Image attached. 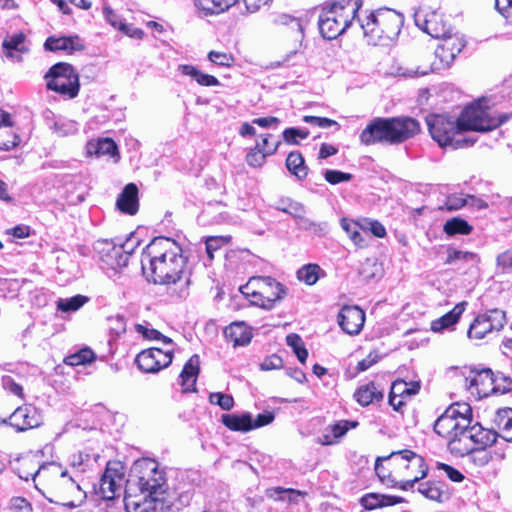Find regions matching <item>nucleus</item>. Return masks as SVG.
Returning a JSON list of instances; mask_svg holds the SVG:
<instances>
[{"mask_svg": "<svg viewBox=\"0 0 512 512\" xmlns=\"http://www.w3.org/2000/svg\"><path fill=\"white\" fill-rule=\"evenodd\" d=\"M66 491L74 495L73 500L66 502V508L68 509L80 506L86 499V492L71 477L66 480Z\"/></svg>", "mask_w": 512, "mask_h": 512, "instance_id": "a18cd8bd", "label": "nucleus"}, {"mask_svg": "<svg viewBox=\"0 0 512 512\" xmlns=\"http://www.w3.org/2000/svg\"><path fill=\"white\" fill-rule=\"evenodd\" d=\"M240 291L252 305L266 310L272 309L285 294L282 284L271 277H252Z\"/></svg>", "mask_w": 512, "mask_h": 512, "instance_id": "6e6552de", "label": "nucleus"}, {"mask_svg": "<svg viewBox=\"0 0 512 512\" xmlns=\"http://www.w3.org/2000/svg\"><path fill=\"white\" fill-rule=\"evenodd\" d=\"M135 331L146 340L161 342L165 347L173 346V340L171 338L150 327L148 323L136 324Z\"/></svg>", "mask_w": 512, "mask_h": 512, "instance_id": "e433bc0d", "label": "nucleus"}, {"mask_svg": "<svg viewBox=\"0 0 512 512\" xmlns=\"http://www.w3.org/2000/svg\"><path fill=\"white\" fill-rule=\"evenodd\" d=\"M386 460L394 468V480L397 487L410 489L427 474V466L422 456L411 450L392 452Z\"/></svg>", "mask_w": 512, "mask_h": 512, "instance_id": "423d86ee", "label": "nucleus"}, {"mask_svg": "<svg viewBox=\"0 0 512 512\" xmlns=\"http://www.w3.org/2000/svg\"><path fill=\"white\" fill-rule=\"evenodd\" d=\"M283 367L282 359L277 355H270L266 357L260 364L259 368L262 371H270L281 369Z\"/></svg>", "mask_w": 512, "mask_h": 512, "instance_id": "0e129e2a", "label": "nucleus"}, {"mask_svg": "<svg viewBox=\"0 0 512 512\" xmlns=\"http://www.w3.org/2000/svg\"><path fill=\"white\" fill-rule=\"evenodd\" d=\"M362 230L364 233L368 234V232H370L378 238H384L386 236L385 227L377 220L364 219L362 221Z\"/></svg>", "mask_w": 512, "mask_h": 512, "instance_id": "13d9d810", "label": "nucleus"}, {"mask_svg": "<svg viewBox=\"0 0 512 512\" xmlns=\"http://www.w3.org/2000/svg\"><path fill=\"white\" fill-rule=\"evenodd\" d=\"M369 44L378 45L394 39L400 32L402 17L392 9L381 8L358 18Z\"/></svg>", "mask_w": 512, "mask_h": 512, "instance_id": "39448f33", "label": "nucleus"}, {"mask_svg": "<svg viewBox=\"0 0 512 512\" xmlns=\"http://www.w3.org/2000/svg\"><path fill=\"white\" fill-rule=\"evenodd\" d=\"M79 89V75L71 65L66 63V97L75 98Z\"/></svg>", "mask_w": 512, "mask_h": 512, "instance_id": "49530a36", "label": "nucleus"}, {"mask_svg": "<svg viewBox=\"0 0 512 512\" xmlns=\"http://www.w3.org/2000/svg\"><path fill=\"white\" fill-rule=\"evenodd\" d=\"M464 376V385L466 390L475 399H481L491 395L492 393H504L510 387H503L497 385L494 374L490 369L473 370L471 368H464L462 370Z\"/></svg>", "mask_w": 512, "mask_h": 512, "instance_id": "ddd939ff", "label": "nucleus"}, {"mask_svg": "<svg viewBox=\"0 0 512 512\" xmlns=\"http://www.w3.org/2000/svg\"><path fill=\"white\" fill-rule=\"evenodd\" d=\"M226 339L236 346H245L250 343L252 332L250 328L243 322H235L230 324L225 330Z\"/></svg>", "mask_w": 512, "mask_h": 512, "instance_id": "a878e982", "label": "nucleus"}, {"mask_svg": "<svg viewBox=\"0 0 512 512\" xmlns=\"http://www.w3.org/2000/svg\"><path fill=\"white\" fill-rule=\"evenodd\" d=\"M222 423L232 431L248 432L252 429V416L250 413L224 414Z\"/></svg>", "mask_w": 512, "mask_h": 512, "instance_id": "473e14b6", "label": "nucleus"}, {"mask_svg": "<svg viewBox=\"0 0 512 512\" xmlns=\"http://www.w3.org/2000/svg\"><path fill=\"white\" fill-rule=\"evenodd\" d=\"M420 385L418 382L407 383L404 380H397L392 384L390 393L394 396H401L402 398H410L418 393Z\"/></svg>", "mask_w": 512, "mask_h": 512, "instance_id": "79ce46f5", "label": "nucleus"}, {"mask_svg": "<svg viewBox=\"0 0 512 512\" xmlns=\"http://www.w3.org/2000/svg\"><path fill=\"white\" fill-rule=\"evenodd\" d=\"M273 23L277 26H290L294 25L300 30V19L289 14L280 13L274 16Z\"/></svg>", "mask_w": 512, "mask_h": 512, "instance_id": "e2e57ef3", "label": "nucleus"}, {"mask_svg": "<svg viewBox=\"0 0 512 512\" xmlns=\"http://www.w3.org/2000/svg\"><path fill=\"white\" fill-rule=\"evenodd\" d=\"M496 435L481 427L471 426L458 430L448 442L451 454L457 457L468 456L478 445H492Z\"/></svg>", "mask_w": 512, "mask_h": 512, "instance_id": "9d476101", "label": "nucleus"}, {"mask_svg": "<svg viewBox=\"0 0 512 512\" xmlns=\"http://www.w3.org/2000/svg\"><path fill=\"white\" fill-rule=\"evenodd\" d=\"M309 136V131L307 129L300 128H286L283 131V139L287 144L297 145L299 144V139H306Z\"/></svg>", "mask_w": 512, "mask_h": 512, "instance_id": "6e6d98bb", "label": "nucleus"}, {"mask_svg": "<svg viewBox=\"0 0 512 512\" xmlns=\"http://www.w3.org/2000/svg\"><path fill=\"white\" fill-rule=\"evenodd\" d=\"M357 421L341 420L329 427V433L322 435L320 443L323 445H333L342 438L349 430L358 426Z\"/></svg>", "mask_w": 512, "mask_h": 512, "instance_id": "cd10ccee", "label": "nucleus"}, {"mask_svg": "<svg viewBox=\"0 0 512 512\" xmlns=\"http://www.w3.org/2000/svg\"><path fill=\"white\" fill-rule=\"evenodd\" d=\"M25 35L22 33L15 34L6 38L3 41V48L6 50L7 57H12V51L26 52L27 49L24 47Z\"/></svg>", "mask_w": 512, "mask_h": 512, "instance_id": "3c124183", "label": "nucleus"}, {"mask_svg": "<svg viewBox=\"0 0 512 512\" xmlns=\"http://www.w3.org/2000/svg\"><path fill=\"white\" fill-rule=\"evenodd\" d=\"M444 232L447 235H468L472 231V226L468 224V222L461 218H452L444 224L443 227Z\"/></svg>", "mask_w": 512, "mask_h": 512, "instance_id": "37998d69", "label": "nucleus"}, {"mask_svg": "<svg viewBox=\"0 0 512 512\" xmlns=\"http://www.w3.org/2000/svg\"><path fill=\"white\" fill-rule=\"evenodd\" d=\"M124 481V467L120 462H108L100 480L99 492L102 498L111 500L121 490Z\"/></svg>", "mask_w": 512, "mask_h": 512, "instance_id": "f3484780", "label": "nucleus"}, {"mask_svg": "<svg viewBox=\"0 0 512 512\" xmlns=\"http://www.w3.org/2000/svg\"><path fill=\"white\" fill-rule=\"evenodd\" d=\"M418 490L427 499L439 502L442 501V497L444 495L437 485L430 482L421 483Z\"/></svg>", "mask_w": 512, "mask_h": 512, "instance_id": "5fc2aeb1", "label": "nucleus"}, {"mask_svg": "<svg viewBox=\"0 0 512 512\" xmlns=\"http://www.w3.org/2000/svg\"><path fill=\"white\" fill-rule=\"evenodd\" d=\"M103 14L106 19V21L116 30H120L121 26L123 25L124 21L121 19V17L116 14L111 8L104 7Z\"/></svg>", "mask_w": 512, "mask_h": 512, "instance_id": "774afa93", "label": "nucleus"}, {"mask_svg": "<svg viewBox=\"0 0 512 512\" xmlns=\"http://www.w3.org/2000/svg\"><path fill=\"white\" fill-rule=\"evenodd\" d=\"M42 422V417L35 407L25 405L18 407L9 417V423L18 431L38 427Z\"/></svg>", "mask_w": 512, "mask_h": 512, "instance_id": "aec40b11", "label": "nucleus"}, {"mask_svg": "<svg viewBox=\"0 0 512 512\" xmlns=\"http://www.w3.org/2000/svg\"><path fill=\"white\" fill-rule=\"evenodd\" d=\"M323 275L324 271L317 264L304 265L297 271V278L307 285H314Z\"/></svg>", "mask_w": 512, "mask_h": 512, "instance_id": "ea45409f", "label": "nucleus"}, {"mask_svg": "<svg viewBox=\"0 0 512 512\" xmlns=\"http://www.w3.org/2000/svg\"><path fill=\"white\" fill-rule=\"evenodd\" d=\"M90 455L86 452H79L77 455H73L70 460V465L81 471H84L89 466Z\"/></svg>", "mask_w": 512, "mask_h": 512, "instance_id": "338daca9", "label": "nucleus"}, {"mask_svg": "<svg viewBox=\"0 0 512 512\" xmlns=\"http://www.w3.org/2000/svg\"><path fill=\"white\" fill-rule=\"evenodd\" d=\"M286 167L288 171L299 180L306 178L308 174V167L305 164V160L298 151H293L288 154Z\"/></svg>", "mask_w": 512, "mask_h": 512, "instance_id": "f704fd0d", "label": "nucleus"}, {"mask_svg": "<svg viewBox=\"0 0 512 512\" xmlns=\"http://www.w3.org/2000/svg\"><path fill=\"white\" fill-rule=\"evenodd\" d=\"M414 21L417 27L433 38L438 39L451 31L438 10L421 7L415 11Z\"/></svg>", "mask_w": 512, "mask_h": 512, "instance_id": "dca6fc26", "label": "nucleus"}, {"mask_svg": "<svg viewBox=\"0 0 512 512\" xmlns=\"http://www.w3.org/2000/svg\"><path fill=\"white\" fill-rule=\"evenodd\" d=\"M472 409L467 403H454L438 417L434 431L441 437L451 438L458 430L471 424Z\"/></svg>", "mask_w": 512, "mask_h": 512, "instance_id": "f8f14e48", "label": "nucleus"}, {"mask_svg": "<svg viewBox=\"0 0 512 512\" xmlns=\"http://www.w3.org/2000/svg\"><path fill=\"white\" fill-rule=\"evenodd\" d=\"M397 500L394 497L386 496L378 493H369L361 497L360 503L366 510H374L391 506L395 504Z\"/></svg>", "mask_w": 512, "mask_h": 512, "instance_id": "c9c22d12", "label": "nucleus"}, {"mask_svg": "<svg viewBox=\"0 0 512 512\" xmlns=\"http://www.w3.org/2000/svg\"><path fill=\"white\" fill-rule=\"evenodd\" d=\"M276 209L291 215L296 220L305 215V209L303 205L290 199H281L277 203Z\"/></svg>", "mask_w": 512, "mask_h": 512, "instance_id": "de8ad7c7", "label": "nucleus"}, {"mask_svg": "<svg viewBox=\"0 0 512 512\" xmlns=\"http://www.w3.org/2000/svg\"><path fill=\"white\" fill-rule=\"evenodd\" d=\"M355 400L361 406H368L383 398V391L375 386L373 382L360 385L354 392Z\"/></svg>", "mask_w": 512, "mask_h": 512, "instance_id": "7c9ffc66", "label": "nucleus"}, {"mask_svg": "<svg viewBox=\"0 0 512 512\" xmlns=\"http://www.w3.org/2000/svg\"><path fill=\"white\" fill-rule=\"evenodd\" d=\"M489 445H478L469 455V462L476 468H484L489 466L495 460L503 458L502 454L493 452L488 448Z\"/></svg>", "mask_w": 512, "mask_h": 512, "instance_id": "bb28decb", "label": "nucleus"}, {"mask_svg": "<svg viewBox=\"0 0 512 512\" xmlns=\"http://www.w3.org/2000/svg\"><path fill=\"white\" fill-rule=\"evenodd\" d=\"M208 60L221 67H231L234 64V57L230 53L221 51H210L207 55Z\"/></svg>", "mask_w": 512, "mask_h": 512, "instance_id": "864d4df0", "label": "nucleus"}, {"mask_svg": "<svg viewBox=\"0 0 512 512\" xmlns=\"http://www.w3.org/2000/svg\"><path fill=\"white\" fill-rule=\"evenodd\" d=\"M365 312L358 306H344L338 314V323L349 335H357L363 328Z\"/></svg>", "mask_w": 512, "mask_h": 512, "instance_id": "6ab92c4d", "label": "nucleus"}, {"mask_svg": "<svg viewBox=\"0 0 512 512\" xmlns=\"http://www.w3.org/2000/svg\"><path fill=\"white\" fill-rule=\"evenodd\" d=\"M426 123L431 137L441 147L457 149L472 143L463 136L456 117L447 114H432L427 116Z\"/></svg>", "mask_w": 512, "mask_h": 512, "instance_id": "1a4fd4ad", "label": "nucleus"}, {"mask_svg": "<svg viewBox=\"0 0 512 512\" xmlns=\"http://www.w3.org/2000/svg\"><path fill=\"white\" fill-rule=\"evenodd\" d=\"M495 423L500 436L507 442H512V408H502L497 411Z\"/></svg>", "mask_w": 512, "mask_h": 512, "instance_id": "72a5a7b5", "label": "nucleus"}, {"mask_svg": "<svg viewBox=\"0 0 512 512\" xmlns=\"http://www.w3.org/2000/svg\"><path fill=\"white\" fill-rule=\"evenodd\" d=\"M286 343L288 346H290L293 349L298 360L304 364L308 357V351L304 347L301 337L294 333L289 334L286 337Z\"/></svg>", "mask_w": 512, "mask_h": 512, "instance_id": "8fccbe9b", "label": "nucleus"}, {"mask_svg": "<svg viewBox=\"0 0 512 512\" xmlns=\"http://www.w3.org/2000/svg\"><path fill=\"white\" fill-rule=\"evenodd\" d=\"M506 324L505 312L491 309L478 314L470 324L467 335L471 340H482L494 331H500Z\"/></svg>", "mask_w": 512, "mask_h": 512, "instance_id": "4468645a", "label": "nucleus"}, {"mask_svg": "<svg viewBox=\"0 0 512 512\" xmlns=\"http://www.w3.org/2000/svg\"><path fill=\"white\" fill-rule=\"evenodd\" d=\"M96 360V354L89 347H83L78 351L66 356V365L85 366Z\"/></svg>", "mask_w": 512, "mask_h": 512, "instance_id": "58836bf2", "label": "nucleus"}, {"mask_svg": "<svg viewBox=\"0 0 512 512\" xmlns=\"http://www.w3.org/2000/svg\"><path fill=\"white\" fill-rule=\"evenodd\" d=\"M235 3V0H194L197 14L200 17L223 13Z\"/></svg>", "mask_w": 512, "mask_h": 512, "instance_id": "393cba45", "label": "nucleus"}, {"mask_svg": "<svg viewBox=\"0 0 512 512\" xmlns=\"http://www.w3.org/2000/svg\"><path fill=\"white\" fill-rule=\"evenodd\" d=\"M267 494L276 500L296 502L301 496V492L294 489H284L281 487H275L267 490Z\"/></svg>", "mask_w": 512, "mask_h": 512, "instance_id": "09e8293b", "label": "nucleus"}, {"mask_svg": "<svg viewBox=\"0 0 512 512\" xmlns=\"http://www.w3.org/2000/svg\"><path fill=\"white\" fill-rule=\"evenodd\" d=\"M48 90L64 94V62L53 65L44 75Z\"/></svg>", "mask_w": 512, "mask_h": 512, "instance_id": "2f4dec72", "label": "nucleus"}, {"mask_svg": "<svg viewBox=\"0 0 512 512\" xmlns=\"http://www.w3.org/2000/svg\"><path fill=\"white\" fill-rule=\"evenodd\" d=\"M297 225L299 229L309 231L310 233L322 237L327 233V223L325 222H315L307 217L305 215L301 216L297 220Z\"/></svg>", "mask_w": 512, "mask_h": 512, "instance_id": "c03bdc74", "label": "nucleus"}, {"mask_svg": "<svg viewBox=\"0 0 512 512\" xmlns=\"http://www.w3.org/2000/svg\"><path fill=\"white\" fill-rule=\"evenodd\" d=\"M505 120V117L496 116L492 109L483 107L481 101L467 106L458 117L462 132L468 130L480 132L492 130Z\"/></svg>", "mask_w": 512, "mask_h": 512, "instance_id": "9b49d317", "label": "nucleus"}, {"mask_svg": "<svg viewBox=\"0 0 512 512\" xmlns=\"http://www.w3.org/2000/svg\"><path fill=\"white\" fill-rule=\"evenodd\" d=\"M352 177L353 176L350 173H345L342 171L331 169L326 170L324 174L325 180L332 185H336L342 182H348L352 179Z\"/></svg>", "mask_w": 512, "mask_h": 512, "instance_id": "bf43d9fd", "label": "nucleus"}, {"mask_svg": "<svg viewBox=\"0 0 512 512\" xmlns=\"http://www.w3.org/2000/svg\"><path fill=\"white\" fill-rule=\"evenodd\" d=\"M387 457H378L375 463V472L379 477L380 481L388 487H397V483L394 480V468L389 465L386 460Z\"/></svg>", "mask_w": 512, "mask_h": 512, "instance_id": "4c0bfd02", "label": "nucleus"}, {"mask_svg": "<svg viewBox=\"0 0 512 512\" xmlns=\"http://www.w3.org/2000/svg\"><path fill=\"white\" fill-rule=\"evenodd\" d=\"M200 370V358L197 354H194L190 357V359L185 363L182 372L180 373V385L182 387V391L193 392L195 391V385L198 378Z\"/></svg>", "mask_w": 512, "mask_h": 512, "instance_id": "5701e85b", "label": "nucleus"}, {"mask_svg": "<svg viewBox=\"0 0 512 512\" xmlns=\"http://www.w3.org/2000/svg\"><path fill=\"white\" fill-rule=\"evenodd\" d=\"M457 260L478 262L477 254L468 251L451 250L448 253L446 263L450 264Z\"/></svg>", "mask_w": 512, "mask_h": 512, "instance_id": "052dcab7", "label": "nucleus"}, {"mask_svg": "<svg viewBox=\"0 0 512 512\" xmlns=\"http://www.w3.org/2000/svg\"><path fill=\"white\" fill-rule=\"evenodd\" d=\"M420 130L419 123L410 117L377 118L360 134L366 145L376 142L398 144L415 136Z\"/></svg>", "mask_w": 512, "mask_h": 512, "instance_id": "7ed1b4c3", "label": "nucleus"}, {"mask_svg": "<svg viewBox=\"0 0 512 512\" xmlns=\"http://www.w3.org/2000/svg\"><path fill=\"white\" fill-rule=\"evenodd\" d=\"M86 152L90 156H115L117 155V145L110 138H100L90 140L86 145Z\"/></svg>", "mask_w": 512, "mask_h": 512, "instance_id": "c85d7f7f", "label": "nucleus"}, {"mask_svg": "<svg viewBox=\"0 0 512 512\" xmlns=\"http://www.w3.org/2000/svg\"><path fill=\"white\" fill-rule=\"evenodd\" d=\"M437 469L442 470L453 482H462L465 478L459 470L445 463H438Z\"/></svg>", "mask_w": 512, "mask_h": 512, "instance_id": "69168bd1", "label": "nucleus"}, {"mask_svg": "<svg viewBox=\"0 0 512 512\" xmlns=\"http://www.w3.org/2000/svg\"><path fill=\"white\" fill-rule=\"evenodd\" d=\"M126 512H165L174 505L168 493L164 468L154 459L142 458L134 462L124 496Z\"/></svg>", "mask_w": 512, "mask_h": 512, "instance_id": "f03ea898", "label": "nucleus"}, {"mask_svg": "<svg viewBox=\"0 0 512 512\" xmlns=\"http://www.w3.org/2000/svg\"><path fill=\"white\" fill-rule=\"evenodd\" d=\"M96 250L105 262L112 269L126 266L128 255L123 251L122 246H117L109 240H101L96 244Z\"/></svg>", "mask_w": 512, "mask_h": 512, "instance_id": "412c9836", "label": "nucleus"}, {"mask_svg": "<svg viewBox=\"0 0 512 512\" xmlns=\"http://www.w3.org/2000/svg\"><path fill=\"white\" fill-rule=\"evenodd\" d=\"M18 474L21 479L29 480L30 478L37 482L35 487L39 489V485H43L51 474L57 475V467L53 464L38 466V463L30 458H24L18 468Z\"/></svg>", "mask_w": 512, "mask_h": 512, "instance_id": "a211bd4d", "label": "nucleus"}, {"mask_svg": "<svg viewBox=\"0 0 512 512\" xmlns=\"http://www.w3.org/2000/svg\"><path fill=\"white\" fill-rule=\"evenodd\" d=\"M141 265L149 280L168 287L171 297L182 299L189 295L191 269L175 240L154 238L142 253Z\"/></svg>", "mask_w": 512, "mask_h": 512, "instance_id": "f257e3e1", "label": "nucleus"}, {"mask_svg": "<svg viewBox=\"0 0 512 512\" xmlns=\"http://www.w3.org/2000/svg\"><path fill=\"white\" fill-rule=\"evenodd\" d=\"M209 401L211 404L220 406L223 410H231L234 406V399L229 394L221 392H213L209 395Z\"/></svg>", "mask_w": 512, "mask_h": 512, "instance_id": "4d7b16f0", "label": "nucleus"}, {"mask_svg": "<svg viewBox=\"0 0 512 512\" xmlns=\"http://www.w3.org/2000/svg\"><path fill=\"white\" fill-rule=\"evenodd\" d=\"M439 39L441 40V43L435 50L436 60L430 66L400 68L399 73L406 78H416L450 67L456 56L465 46L463 37L458 33H452L450 31Z\"/></svg>", "mask_w": 512, "mask_h": 512, "instance_id": "0eeeda50", "label": "nucleus"}, {"mask_svg": "<svg viewBox=\"0 0 512 512\" xmlns=\"http://www.w3.org/2000/svg\"><path fill=\"white\" fill-rule=\"evenodd\" d=\"M90 301V298L85 295H75L66 298V314L69 312H76Z\"/></svg>", "mask_w": 512, "mask_h": 512, "instance_id": "680f3d73", "label": "nucleus"}, {"mask_svg": "<svg viewBox=\"0 0 512 512\" xmlns=\"http://www.w3.org/2000/svg\"><path fill=\"white\" fill-rule=\"evenodd\" d=\"M465 307V302L456 304L451 311L431 322V330L435 333H442L445 330L451 329L458 323L461 315L465 311Z\"/></svg>", "mask_w": 512, "mask_h": 512, "instance_id": "b1692460", "label": "nucleus"}, {"mask_svg": "<svg viewBox=\"0 0 512 512\" xmlns=\"http://www.w3.org/2000/svg\"><path fill=\"white\" fill-rule=\"evenodd\" d=\"M117 209L128 215H135L139 209L138 188L135 184H127L116 200Z\"/></svg>", "mask_w": 512, "mask_h": 512, "instance_id": "4be33fe9", "label": "nucleus"}, {"mask_svg": "<svg viewBox=\"0 0 512 512\" xmlns=\"http://www.w3.org/2000/svg\"><path fill=\"white\" fill-rule=\"evenodd\" d=\"M173 346L166 349L152 347L141 351L136 357L138 368L145 373H157L168 367L173 359Z\"/></svg>", "mask_w": 512, "mask_h": 512, "instance_id": "2eb2a0df", "label": "nucleus"}, {"mask_svg": "<svg viewBox=\"0 0 512 512\" xmlns=\"http://www.w3.org/2000/svg\"><path fill=\"white\" fill-rule=\"evenodd\" d=\"M69 185L71 189L66 190V200L73 205L81 203L86 194V184L79 177H74Z\"/></svg>", "mask_w": 512, "mask_h": 512, "instance_id": "a19ab883", "label": "nucleus"}, {"mask_svg": "<svg viewBox=\"0 0 512 512\" xmlns=\"http://www.w3.org/2000/svg\"><path fill=\"white\" fill-rule=\"evenodd\" d=\"M268 156L261 150L260 143H256L255 147L250 149L246 155V162L249 166L257 168L261 167Z\"/></svg>", "mask_w": 512, "mask_h": 512, "instance_id": "603ef678", "label": "nucleus"}, {"mask_svg": "<svg viewBox=\"0 0 512 512\" xmlns=\"http://www.w3.org/2000/svg\"><path fill=\"white\" fill-rule=\"evenodd\" d=\"M362 5V0H333L323 4L318 19L321 36L333 40L342 35L350 27Z\"/></svg>", "mask_w": 512, "mask_h": 512, "instance_id": "20e7f679", "label": "nucleus"}, {"mask_svg": "<svg viewBox=\"0 0 512 512\" xmlns=\"http://www.w3.org/2000/svg\"><path fill=\"white\" fill-rule=\"evenodd\" d=\"M178 71L182 75L189 76L195 80L200 86L212 87L220 85V81L215 76L202 72L194 65L181 64L178 66Z\"/></svg>", "mask_w": 512, "mask_h": 512, "instance_id": "c756f323", "label": "nucleus"}]
</instances>
